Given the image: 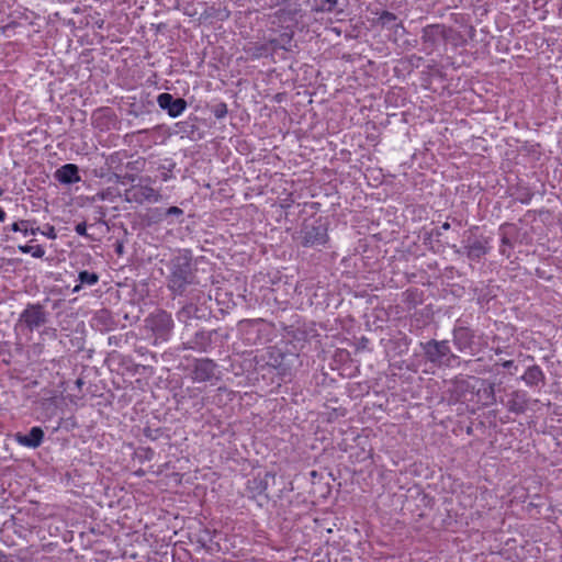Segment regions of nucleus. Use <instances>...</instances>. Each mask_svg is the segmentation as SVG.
<instances>
[{"label":"nucleus","instance_id":"obj_11","mask_svg":"<svg viewBox=\"0 0 562 562\" xmlns=\"http://www.w3.org/2000/svg\"><path fill=\"white\" fill-rule=\"evenodd\" d=\"M446 24H428L422 29L420 41L423 52L430 55L438 49L441 43H445Z\"/></svg>","mask_w":562,"mask_h":562},{"label":"nucleus","instance_id":"obj_12","mask_svg":"<svg viewBox=\"0 0 562 562\" xmlns=\"http://www.w3.org/2000/svg\"><path fill=\"white\" fill-rule=\"evenodd\" d=\"M214 333V330L200 329L190 337L187 336V333H183L182 338L184 340L182 341L181 347L179 349H190L198 352H206L212 345V338Z\"/></svg>","mask_w":562,"mask_h":562},{"label":"nucleus","instance_id":"obj_7","mask_svg":"<svg viewBox=\"0 0 562 562\" xmlns=\"http://www.w3.org/2000/svg\"><path fill=\"white\" fill-rule=\"evenodd\" d=\"M48 321V313L40 303H29L20 314L15 328L21 327L22 330L33 333L44 326Z\"/></svg>","mask_w":562,"mask_h":562},{"label":"nucleus","instance_id":"obj_10","mask_svg":"<svg viewBox=\"0 0 562 562\" xmlns=\"http://www.w3.org/2000/svg\"><path fill=\"white\" fill-rule=\"evenodd\" d=\"M498 234L502 246L529 245L532 243L527 227H520L514 223H505L499 226Z\"/></svg>","mask_w":562,"mask_h":562},{"label":"nucleus","instance_id":"obj_33","mask_svg":"<svg viewBox=\"0 0 562 562\" xmlns=\"http://www.w3.org/2000/svg\"><path fill=\"white\" fill-rule=\"evenodd\" d=\"M483 396L486 400V405H492L496 403V395H495V385L494 383H487V385L482 390Z\"/></svg>","mask_w":562,"mask_h":562},{"label":"nucleus","instance_id":"obj_4","mask_svg":"<svg viewBox=\"0 0 562 562\" xmlns=\"http://www.w3.org/2000/svg\"><path fill=\"white\" fill-rule=\"evenodd\" d=\"M150 182L151 178L148 176L138 178V183L132 184L124 191L122 195L123 200L135 205L161 201L162 195L160 191L153 188Z\"/></svg>","mask_w":562,"mask_h":562},{"label":"nucleus","instance_id":"obj_50","mask_svg":"<svg viewBox=\"0 0 562 562\" xmlns=\"http://www.w3.org/2000/svg\"><path fill=\"white\" fill-rule=\"evenodd\" d=\"M5 216H7V214H5L4 210L0 206V222H4Z\"/></svg>","mask_w":562,"mask_h":562},{"label":"nucleus","instance_id":"obj_25","mask_svg":"<svg viewBox=\"0 0 562 562\" xmlns=\"http://www.w3.org/2000/svg\"><path fill=\"white\" fill-rule=\"evenodd\" d=\"M515 201L520 202L521 204H529L532 200L535 192L532 189L525 183H517L516 187L513 188V193Z\"/></svg>","mask_w":562,"mask_h":562},{"label":"nucleus","instance_id":"obj_51","mask_svg":"<svg viewBox=\"0 0 562 562\" xmlns=\"http://www.w3.org/2000/svg\"><path fill=\"white\" fill-rule=\"evenodd\" d=\"M49 237L52 238H55L56 237V234H55V229L54 227H49L48 228V234H47Z\"/></svg>","mask_w":562,"mask_h":562},{"label":"nucleus","instance_id":"obj_8","mask_svg":"<svg viewBox=\"0 0 562 562\" xmlns=\"http://www.w3.org/2000/svg\"><path fill=\"white\" fill-rule=\"evenodd\" d=\"M191 379L198 383L215 384L220 380L218 364L210 358L193 359Z\"/></svg>","mask_w":562,"mask_h":562},{"label":"nucleus","instance_id":"obj_20","mask_svg":"<svg viewBox=\"0 0 562 562\" xmlns=\"http://www.w3.org/2000/svg\"><path fill=\"white\" fill-rule=\"evenodd\" d=\"M55 179L61 184H74L81 180L79 168L75 164L63 165L55 171Z\"/></svg>","mask_w":562,"mask_h":562},{"label":"nucleus","instance_id":"obj_42","mask_svg":"<svg viewBox=\"0 0 562 562\" xmlns=\"http://www.w3.org/2000/svg\"><path fill=\"white\" fill-rule=\"evenodd\" d=\"M0 562H14L11 555L0 550Z\"/></svg>","mask_w":562,"mask_h":562},{"label":"nucleus","instance_id":"obj_14","mask_svg":"<svg viewBox=\"0 0 562 562\" xmlns=\"http://www.w3.org/2000/svg\"><path fill=\"white\" fill-rule=\"evenodd\" d=\"M157 104L172 119L180 116L188 106V103L183 98H175L168 92L158 94Z\"/></svg>","mask_w":562,"mask_h":562},{"label":"nucleus","instance_id":"obj_30","mask_svg":"<svg viewBox=\"0 0 562 562\" xmlns=\"http://www.w3.org/2000/svg\"><path fill=\"white\" fill-rule=\"evenodd\" d=\"M445 43H450L454 47H457L459 45L464 44L465 40H464L463 35L461 34V32H459L458 30H456L451 26L446 25Z\"/></svg>","mask_w":562,"mask_h":562},{"label":"nucleus","instance_id":"obj_39","mask_svg":"<svg viewBox=\"0 0 562 562\" xmlns=\"http://www.w3.org/2000/svg\"><path fill=\"white\" fill-rule=\"evenodd\" d=\"M266 44H269L270 53L281 49L278 37L270 38Z\"/></svg>","mask_w":562,"mask_h":562},{"label":"nucleus","instance_id":"obj_3","mask_svg":"<svg viewBox=\"0 0 562 562\" xmlns=\"http://www.w3.org/2000/svg\"><path fill=\"white\" fill-rule=\"evenodd\" d=\"M484 336L477 335L474 329L458 319L452 329V342L458 351L475 356L480 350Z\"/></svg>","mask_w":562,"mask_h":562},{"label":"nucleus","instance_id":"obj_24","mask_svg":"<svg viewBox=\"0 0 562 562\" xmlns=\"http://www.w3.org/2000/svg\"><path fill=\"white\" fill-rule=\"evenodd\" d=\"M127 157L126 150L114 151L105 158L108 173L123 171L124 159Z\"/></svg>","mask_w":562,"mask_h":562},{"label":"nucleus","instance_id":"obj_32","mask_svg":"<svg viewBox=\"0 0 562 562\" xmlns=\"http://www.w3.org/2000/svg\"><path fill=\"white\" fill-rule=\"evenodd\" d=\"M211 113L218 120L224 119L228 113V108L225 102H218L210 108Z\"/></svg>","mask_w":562,"mask_h":562},{"label":"nucleus","instance_id":"obj_28","mask_svg":"<svg viewBox=\"0 0 562 562\" xmlns=\"http://www.w3.org/2000/svg\"><path fill=\"white\" fill-rule=\"evenodd\" d=\"M136 176L134 173H130V172H123V171H117V172H110L106 175V181L108 182H114V183H117V184H126V183H133L135 180H136Z\"/></svg>","mask_w":562,"mask_h":562},{"label":"nucleus","instance_id":"obj_22","mask_svg":"<svg viewBox=\"0 0 562 562\" xmlns=\"http://www.w3.org/2000/svg\"><path fill=\"white\" fill-rule=\"evenodd\" d=\"M521 380L526 383V385L530 387L543 385L546 381V375L542 369L537 366H530L526 369L525 373L521 375Z\"/></svg>","mask_w":562,"mask_h":562},{"label":"nucleus","instance_id":"obj_45","mask_svg":"<svg viewBox=\"0 0 562 562\" xmlns=\"http://www.w3.org/2000/svg\"><path fill=\"white\" fill-rule=\"evenodd\" d=\"M137 161H130L127 162L126 165H124V168L128 169V170H137Z\"/></svg>","mask_w":562,"mask_h":562},{"label":"nucleus","instance_id":"obj_21","mask_svg":"<svg viewBox=\"0 0 562 562\" xmlns=\"http://www.w3.org/2000/svg\"><path fill=\"white\" fill-rule=\"evenodd\" d=\"M376 14V23L382 27L394 30L395 34H398V30L402 31V34L406 33L405 26L401 21L397 22V16L393 12L384 10L381 13Z\"/></svg>","mask_w":562,"mask_h":562},{"label":"nucleus","instance_id":"obj_15","mask_svg":"<svg viewBox=\"0 0 562 562\" xmlns=\"http://www.w3.org/2000/svg\"><path fill=\"white\" fill-rule=\"evenodd\" d=\"M266 326L263 319H244L239 323V328L245 335V341L248 345H256L261 339L263 327Z\"/></svg>","mask_w":562,"mask_h":562},{"label":"nucleus","instance_id":"obj_27","mask_svg":"<svg viewBox=\"0 0 562 562\" xmlns=\"http://www.w3.org/2000/svg\"><path fill=\"white\" fill-rule=\"evenodd\" d=\"M79 284H77L72 292H79L81 285H93L99 281V276L95 272H90L88 270L80 271L78 274Z\"/></svg>","mask_w":562,"mask_h":562},{"label":"nucleus","instance_id":"obj_1","mask_svg":"<svg viewBox=\"0 0 562 562\" xmlns=\"http://www.w3.org/2000/svg\"><path fill=\"white\" fill-rule=\"evenodd\" d=\"M192 256L188 248L179 249L170 263L168 288L175 295H182L187 286L194 282Z\"/></svg>","mask_w":562,"mask_h":562},{"label":"nucleus","instance_id":"obj_17","mask_svg":"<svg viewBox=\"0 0 562 562\" xmlns=\"http://www.w3.org/2000/svg\"><path fill=\"white\" fill-rule=\"evenodd\" d=\"M529 396L526 391L515 390L508 394V400L505 403L508 412L516 415L524 414L528 407Z\"/></svg>","mask_w":562,"mask_h":562},{"label":"nucleus","instance_id":"obj_43","mask_svg":"<svg viewBox=\"0 0 562 562\" xmlns=\"http://www.w3.org/2000/svg\"><path fill=\"white\" fill-rule=\"evenodd\" d=\"M502 367L505 368V369H512L514 368L515 370H517V366H515L514 361L513 360H505L503 361L502 363Z\"/></svg>","mask_w":562,"mask_h":562},{"label":"nucleus","instance_id":"obj_55","mask_svg":"<svg viewBox=\"0 0 562 562\" xmlns=\"http://www.w3.org/2000/svg\"><path fill=\"white\" fill-rule=\"evenodd\" d=\"M115 249H116V252H117L119 255H123V250H124V248L117 247V248H115Z\"/></svg>","mask_w":562,"mask_h":562},{"label":"nucleus","instance_id":"obj_31","mask_svg":"<svg viewBox=\"0 0 562 562\" xmlns=\"http://www.w3.org/2000/svg\"><path fill=\"white\" fill-rule=\"evenodd\" d=\"M338 0H314L312 11L314 12H334Z\"/></svg>","mask_w":562,"mask_h":562},{"label":"nucleus","instance_id":"obj_35","mask_svg":"<svg viewBox=\"0 0 562 562\" xmlns=\"http://www.w3.org/2000/svg\"><path fill=\"white\" fill-rule=\"evenodd\" d=\"M143 434L149 440L155 441L160 438V436L162 435V430H161V428L145 427L143 430Z\"/></svg>","mask_w":562,"mask_h":562},{"label":"nucleus","instance_id":"obj_44","mask_svg":"<svg viewBox=\"0 0 562 562\" xmlns=\"http://www.w3.org/2000/svg\"><path fill=\"white\" fill-rule=\"evenodd\" d=\"M86 223H79L76 225V232L79 234V235H85L86 234Z\"/></svg>","mask_w":562,"mask_h":562},{"label":"nucleus","instance_id":"obj_46","mask_svg":"<svg viewBox=\"0 0 562 562\" xmlns=\"http://www.w3.org/2000/svg\"><path fill=\"white\" fill-rule=\"evenodd\" d=\"M108 340H109V345L117 346L121 339H120V337L111 336V337H109Z\"/></svg>","mask_w":562,"mask_h":562},{"label":"nucleus","instance_id":"obj_9","mask_svg":"<svg viewBox=\"0 0 562 562\" xmlns=\"http://www.w3.org/2000/svg\"><path fill=\"white\" fill-rule=\"evenodd\" d=\"M146 327L149 328L157 339L167 340L173 329L171 314L158 310L146 318Z\"/></svg>","mask_w":562,"mask_h":562},{"label":"nucleus","instance_id":"obj_54","mask_svg":"<svg viewBox=\"0 0 562 562\" xmlns=\"http://www.w3.org/2000/svg\"><path fill=\"white\" fill-rule=\"evenodd\" d=\"M440 228L445 229V231L449 229L450 228V223L449 222L443 223Z\"/></svg>","mask_w":562,"mask_h":562},{"label":"nucleus","instance_id":"obj_13","mask_svg":"<svg viewBox=\"0 0 562 562\" xmlns=\"http://www.w3.org/2000/svg\"><path fill=\"white\" fill-rule=\"evenodd\" d=\"M92 124L99 131L108 132L111 130H119L121 122L111 108L104 106L99 108L93 112Z\"/></svg>","mask_w":562,"mask_h":562},{"label":"nucleus","instance_id":"obj_19","mask_svg":"<svg viewBox=\"0 0 562 562\" xmlns=\"http://www.w3.org/2000/svg\"><path fill=\"white\" fill-rule=\"evenodd\" d=\"M276 475L272 472H266L265 475H256L248 480L247 491L251 497L266 495L269 486V480H274Z\"/></svg>","mask_w":562,"mask_h":562},{"label":"nucleus","instance_id":"obj_34","mask_svg":"<svg viewBox=\"0 0 562 562\" xmlns=\"http://www.w3.org/2000/svg\"><path fill=\"white\" fill-rule=\"evenodd\" d=\"M281 49L289 50V46L293 40V32H284L278 36Z\"/></svg>","mask_w":562,"mask_h":562},{"label":"nucleus","instance_id":"obj_38","mask_svg":"<svg viewBox=\"0 0 562 562\" xmlns=\"http://www.w3.org/2000/svg\"><path fill=\"white\" fill-rule=\"evenodd\" d=\"M23 252H31L34 258H42L45 254L43 248H20Z\"/></svg>","mask_w":562,"mask_h":562},{"label":"nucleus","instance_id":"obj_57","mask_svg":"<svg viewBox=\"0 0 562 562\" xmlns=\"http://www.w3.org/2000/svg\"><path fill=\"white\" fill-rule=\"evenodd\" d=\"M115 246L121 247V243L116 241Z\"/></svg>","mask_w":562,"mask_h":562},{"label":"nucleus","instance_id":"obj_23","mask_svg":"<svg viewBox=\"0 0 562 562\" xmlns=\"http://www.w3.org/2000/svg\"><path fill=\"white\" fill-rule=\"evenodd\" d=\"M92 322V326L101 331L111 330L115 325V321L108 310L97 312Z\"/></svg>","mask_w":562,"mask_h":562},{"label":"nucleus","instance_id":"obj_2","mask_svg":"<svg viewBox=\"0 0 562 562\" xmlns=\"http://www.w3.org/2000/svg\"><path fill=\"white\" fill-rule=\"evenodd\" d=\"M420 346L426 360L437 367L451 368L460 363V357L451 351L448 340L430 339Z\"/></svg>","mask_w":562,"mask_h":562},{"label":"nucleus","instance_id":"obj_37","mask_svg":"<svg viewBox=\"0 0 562 562\" xmlns=\"http://www.w3.org/2000/svg\"><path fill=\"white\" fill-rule=\"evenodd\" d=\"M194 306L192 304H189V305H186L183 306L179 312H178V319L179 321H184L186 318H189L191 316V314L194 312Z\"/></svg>","mask_w":562,"mask_h":562},{"label":"nucleus","instance_id":"obj_49","mask_svg":"<svg viewBox=\"0 0 562 562\" xmlns=\"http://www.w3.org/2000/svg\"><path fill=\"white\" fill-rule=\"evenodd\" d=\"M452 223L458 227L461 228L463 226L462 220H458L456 217L452 218Z\"/></svg>","mask_w":562,"mask_h":562},{"label":"nucleus","instance_id":"obj_56","mask_svg":"<svg viewBox=\"0 0 562 562\" xmlns=\"http://www.w3.org/2000/svg\"><path fill=\"white\" fill-rule=\"evenodd\" d=\"M413 57H415L417 60H422L423 59L422 57H417L415 55Z\"/></svg>","mask_w":562,"mask_h":562},{"label":"nucleus","instance_id":"obj_6","mask_svg":"<svg viewBox=\"0 0 562 562\" xmlns=\"http://www.w3.org/2000/svg\"><path fill=\"white\" fill-rule=\"evenodd\" d=\"M269 8H279L270 18L272 24L282 26L288 22H296L297 16H302L301 0H269Z\"/></svg>","mask_w":562,"mask_h":562},{"label":"nucleus","instance_id":"obj_40","mask_svg":"<svg viewBox=\"0 0 562 562\" xmlns=\"http://www.w3.org/2000/svg\"><path fill=\"white\" fill-rule=\"evenodd\" d=\"M142 451L144 452V457L146 460H151L155 454V451L149 447L143 448Z\"/></svg>","mask_w":562,"mask_h":562},{"label":"nucleus","instance_id":"obj_53","mask_svg":"<svg viewBox=\"0 0 562 562\" xmlns=\"http://www.w3.org/2000/svg\"><path fill=\"white\" fill-rule=\"evenodd\" d=\"M558 15L560 18H562V0L560 1L559 5H558Z\"/></svg>","mask_w":562,"mask_h":562},{"label":"nucleus","instance_id":"obj_58","mask_svg":"<svg viewBox=\"0 0 562 562\" xmlns=\"http://www.w3.org/2000/svg\"><path fill=\"white\" fill-rule=\"evenodd\" d=\"M3 194V190L0 188V196Z\"/></svg>","mask_w":562,"mask_h":562},{"label":"nucleus","instance_id":"obj_18","mask_svg":"<svg viewBox=\"0 0 562 562\" xmlns=\"http://www.w3.org/2000/svg\"><path fill=\"white\" fill-rule=\"evenodd\" d=\"M44 436V430L41 427L35 426L31 428L29 434L16 432L14 438L21 446L35 449L42 445Z\"/></svg>","mask_w":562,"mask_h":562},{"label":"nucleus","instance_id":"obj_36","mask_svg":"<svg viewBox=\"0 0 562 562\" xmlns=\"http://www.w3.org/2000/svg\"><path fill=\"white\" fill-rule=\"evenodd\" d=\"M175 167V164H171L169 167H166L165 165L159 166L158 170L160 171V179L164 182H167L172 178V169Z\"/></svg>","mask_w":562,"mask_h":562},{"label":"nucleus","instance_id":"obj_47","mask_svg":"<svg viewBox=\"0 0 562 562\" xmlns=\"http://www.w3.org/2000/svg\"><path fill=\"white\" fill-rule=\"evenodd\" d=\"M470 250H475V251H477L476 256H480L481 254H482V255H485V252H486V248H481V247H477V248H470Z\"/></svg>","mask_w":562,"mask_h":562},{"label":"nucleus","instance_id":"obj_48","mask_svg":"<svg viewBox=\"0 0 562 562\" xmlns=\"http://www.w3.org/2000/svg\"><path fill=\"white\" fill-rule=\"evenodd\" d=\"M94 25L98 27V29H103L104 26V20L103 19H99L94 22Z\"/></svg>","mask_w":562,"mask_h":562},{"label":"nucleus","instance_id":"obj_29","mask_svg":"<svg viewBox=\"0 0 562 562\" xmlns=\"http://www.w3.org/2000/svg\"><path fill=\"white\" fill-rule=\"evenodd\" d=\"M245 52L254 59L261 58L263 56H267L270 54L269 44L266 43H254L250 44L247 48H245Z\"/></svg>","mask_w":562,"mask_h":562},{"label":"nucleus","instance_id":"obj_26","mask_svg":"<svg viewBox=\"0 0 562 562\" xmlns=\"http://www.w3.org/2000/svg\"><path fill=\"white\" fill-rule=\"evenodd\" d=\"M38 229L40 228H35L34 224L30 221L14 222L4 228L5 232L21 233L24 237H26L29 234L35 235Z\"/></svg>","mask_w":562,"mask_h":562},{"label":"nucleus","instance_id":"obj_52","mask_svg":"<svg viewBox=\"0 0 562 562\" xmlns=\"http://www.w3.org/2000/svg\"><path fill=\"white\" fill-rule=\"evenodd\" d=\"M417 291L416 290H407L405 292V294L407 295V299H411V296H414V294L416 293Z\"/></svg>","mask_w":562,"mask_h":562},{"label":"nucleus","instance_id":"obj_41","mask_svg":"<svg viewBox=\"0 0 562 562\" xmlns=\"http://www.w3.org/2000/svg\"><path fill=\"white\" fill-rule=\"evenodd\" d=\"M294 203L293 199L291 198V195L284 200H282L281 202V207L284 209V210H288L291 207V205Z\"/></svg>","mask_w":562,"mask_h":562},{"label":"nucleus","instance_id":"obj_16","mask_svg":"<svg viewBox=\"0 0 562 562\" xmlns=\"http://www.w3.org/2000/svg\"><path fill=\"white\" fill-rule=\"evenodd\" d=\"M153 218L156 222H164L168 225L176 223L182 224L184 222V212L178 206H170L167 209L156 207L153 210Z\"/></svg>","mask_w":562,"mask_h":562},{"label":"nucleus","instance_id":"obj_5","mask_svg":"<svg viewBox=\"0 0 562 562\" xmlns=\"http://www.w3.org/2000/svg\"><path fill=\"white\" fill-rule=\"evenodd\" d=\"M328 217H314L305 220L301 234L305 246L313 245H325L329 241L328 236Z\"/></svg>","mask_w":562,"mask_h":562}]
</instances>
